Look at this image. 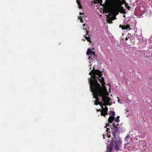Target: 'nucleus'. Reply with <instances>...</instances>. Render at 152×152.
<instances>
[{
  "label": "nucleus",
  "instance_id": "6ab92c4d",
  "mask_svg": "<svg viewBox=\"0 0 152 152\" xmlns=\"http://www.w3.org/2000/svg\"><path fill=\"white\" fill-rule=\"evenodd\" d=\"M89 31H86V36H89V34H88V33H89Z\"/></svg>",
  "mask_w": 152,
  "mask_h": 152
},
{
  "label": "nucleus",
  "instance_id": "7ed1b4c3",
  "mask_svg": "<svg viewBox=\"0 0 152 152\" xmlns=\"http://www.w3.org/2000/svg\"><path fill=\"white\" fill-rule=\"evenodd\" d=\"M118 7L116 5L114 4L112 7V9L111 7L107 6L105 7L103 9V12L105 13H112V11L113 10L114 12H118Z\"/></svg>",
  "mask_w": 152,
  "mask_h": 152
},
{
  "label": "nucleus",
  "instance_id": "c85d7f7f",
  "mask_svg": "<svg viewBox=\"0 0 152 152\" xmlns=\"http://www.w3.org/2000/svg\"><path fill=\"white\" fill-rule=\"evenodd\" d=\"M85 25H85V24H83V26H85Z\"/></svg>",
  "mask_w": 152,
  "mask_h": 152
},
{
  "label": "nucleus",
  "instance_id": "c756f323",
  "mask_svg": "<svg viewBox=\"0 0 152 152\" xmlns=\"http://www.w3.org/2000/svg\"><path fill=\"white\" fill-rule=\"evenodd\" d=\"M130 34H130L129 33V34H128V35H130Z\"/></svg>",
  "mask_w": 152,
  "mask_h": 152
},
{
  "label": "nucleus",
  "instance_id": "aec40b11",
  "mask_svg": "<svg viewBox=\"0 0 152 152\" xmlns=\"http://www.w3.org/2000/svg\"><path fill=\"white\" fill-rule=\"evenodd\" d=\"M110 129H109V128H107V130H106V131L107 132H109L110 133V132L109 131V130H110Z\"/></svg>",
  "mask_w": 152,
  "mask_h": 152
},
{
  "label": "nucleus",
  "instance_id": "f257e3e1",
  "mask_svg": "<svg viewBox=\"0 0 152 152\" xmlns=\"http://www.w3.org/2000/svg\"><path fill=\"white\" fill-rule=\"evenodd\" d=\"M91 77L88 79L90 88L93 93L94 97L96 100L94 104L96 105L99 104L102 105L107 106L109 105L110 98L107 96L109 94L106 90L103 88L97 80L101 83L102 85H105L104 78L102 77V72L97 69H94V67L93 69L89 73Z\"/></svg>",
  "mask_w": 152,
  "mask_h": 152
},
{
  "label": "nucleus",
  "instance_id": "1a4fd4ad",
  "mask_svg": "<svg viewBox=\"0 0 152 152\" xmlns=\"http://www.w3.org/2000/svg\"><path fill=\"white\" fill-rule=\"evenodd\" d=\"M130 135L129 134H127L125 138L124 139V140L126 142L128 141V140H129Z\"/></svg>",
  "mask_w": 152,
  "mask_h": 152
},
{
  "label": "nucleus",
  "instance_id": "412c9836",
  "mask_svg": "<svg viewBox=\"0 0 152 152\" xmlns=\"http://www.w3.org/2000/svg\"><path fill=\"white\" fill-rule=\"evenodd\" d=\"M91 56H89L88 59H90L91 60V61H92V60L93 59V58H91Z\"/></svg>",
  "mask_w": 152,
  "mask_h": 152
},
{
  "label": "nucleus",
  "instance_id": "0eeeda50",
  "mask_svg": "<svg viewBox=\"0 0 152 152\" xmlns=\"http://www.w3.org/2000/svg\"><path fill=\"white\" fill-rule=\"evenodd\" d=\"M107 16V21L109 23H112V18H110V16H112V13H109L108 15H106Z\"/></svg>",
  "mask_w": 152,
  "mask_h": 152
},
{
  "label": "nucleus",
  "instance_id": "473e14b6",
  "mask_svg": "<svg viewBox=\"0 0 152 152\" xmlns=\"http://www.w3.org/2000/svg\"><path fill=\"white\" fill-rule=\"evenodd\" d=\"M84 29L85 30H86V29L85 28H84Z\"/></svg>",
  "mask_w": 152,
  "mask_h": 152
},
{
  "label": "nucleus",
  "instance_id": "7c9ffc66",
  "mask_svg": "<svg viewBox=\"0 0 152 152\" xmlns=\"http://www.w3.org/2000/svg\"><path fill=\"white\" fill-rule=\"evenodd\" d=\"M130 34H130L129 33V34H128V35H130Z\"/></svg>",
  "mask_w": 152,
  "mask_h": 152
},
{
  "label": "nucleus",
  "instance_id": "39448f33",
  "mask_svg": "<svg viewBox=\"0 0 152 152\" xmlns=\"http://www.w3.org/2000/svg\"><path fill=\"white\" fill-rule=\"evenodd\" d=\"M103 105H102V106H101L102 108L101 115L102 116L105 117L106 116V115H107L108 114L107 111L108 109L107 107H105V108H104Z\"/></svg>",
  "mask_w": 152,
  "mask_h": 152
},
{
  "label": "nucleus",
  "instance_id": "ddd939ff",
  "mask_svg": "<svg viewBox=\"0 0 152 152\" xmlns=\"http://www.w3.org/2000/svg\"><path fill=\"white\" fill-rule=\"evenodd\" d=\"M96 1H94V3H96L97 1V3H99L101 4V5H102V0H96Z\"/></svg>",
  "mask_w": 152,
  "mask_h": 152
},
{
  "label": "nucleus",
  "instance_id": "a878e982",
  "mask_svg": "<svg viewBox=\"0 0 152 152\" xmlns=\"http://www.w3.org/2000/svg\"><path fill=\"white\" fill-rule=\"evenodd\" d=\"M79 14H80V15H83V13H82L80 12V13H79Z\"/></svg>",
  "mask_w": 152,
  "mask_h": 152
},
{
  "label": "nucleus",
  "instance_id": "cd10ccee",
  "mask_svg": "<svg viewBox=\"0 0 152 152\" xmlns=\"http://www.w3.org/2000/svg\"><path fill=\"white\" fill-rule=\"evenodd\" d=\"M129 8H130V7H129V6H128V9L129 10Z\"/></svg>",
  "mask_w": 152,
  "mask_h": 152
},
{
  "label": "nucleus",
  "instance_id": "72a5a7b5",
  "mask_svg": "<svg viewBox=\"0 0 152 152\" xmlns=\"http://www.w3.org/2000/svg\"><path fill=\"white\" fill-rule=\"evenodd\" d=\"M93 58H95V57L94 56Z\"/></svg>",
  "mask_w": 152,
  "mask_h": 152
},
{
  "label": "nucleus",
  "instance_id": "2eb2a0df",
  "mask_svg": "<svg viewBox=\"0 0 152 152\" xmlns=\"http://www.w3.org/2000/svg\"><path fill=\"white\" fill-rule=\"evenodd\" d=\"M109 115H111V116H114L115 114V113L113 111H110L109 112Z\"/></svg>",
  "mask_w": 152,
  "mask_h": 152
},
{
  "label": "nucleus",
  "instance_id": "9b49d317",
  "mask_svg": "<svg viewBox=\"0 0 152 152\" xmlns=\"http://www.w3.org/2000/svg\"><path fill=\"white\" fill-rule=\"evenodd\" d=\"M92 51H93L92 50H91L90 48H88L86 52V53L87 55H90Z\"/></svg>",
  "mask_w": 152,
  "mask_h": 152
},
{
  "label": "nucleus",
  "instance_id": "dca6fc26",
  "mask_svg": "<svg viewBox=\"0 0 152 152\" xmlns=\"http://www.w3.org/2000/svg\"><path fill=\"white\" fill-rule=\"evenodd\" d=\"M82 17V16H80L79 17L78 19H80V22H81V23H83V20L82 19V18H81Z\"/></svg>",
  "mask_w": 152,
  "mask_h": 152
},
{
  "label": "nucleus",
  "instance_id": "423d86ee",
  "mask_svg": "<svg viewBox=\"0 0 152 152\" xmlns=\"http://www.w3.org/2000/svg\"><path fill=\"white\" fill-rule=\"evenodd\" d=\"M129 24H126V25H120L119 26L120 28H121L122 30H127L128 29L130 30H131V28Z\"/></svg>",
  "mask_w": 152,
  "mask_h": 152
},
{
  "label": "nucleus",
  "instance_id": "4468645a",
  "mask_svg": "<svg viewBox=\"0 0 152 152\" xmlns=\"http://www.w3.org/2000/svg\"><path fill=\"white\" fill-rule=\"evenodd\" d=\"M119 117H120L119 116H117L116 118L114 119V121L116 122L117 123L119 122L120 121Z\"/></svg>",
  "mask_w": 152,
  "mask_h": 152
},
{
  "label": "nucleus",
  "instance_id": "f03ea898",
  "mask_svg": "<svg viewBox=\"0 0 152 152\" xmlns=\"http://www.w3.org/2000/svg\"><path fill=\"white\" fill-rule=\"evenodd\" d=\"M113 137V138L111 142H110L109 143L107 144L106 152H111L114 145V147L115 149L117 150H118L119 147L122 144V141L119 135Z\"/></svg>",
  "mask_w": 152,
  "mask_h": 152
},
{
  "label": "nucleus",
  "instance_id": "5701e85b",
  "mask_svg": "<svg viewBox=\"0 0 152 152\" xmlns=\"http://www.w3.org/2000/svg\"><path fill=\"white\" fill-rule=\"evenodd\" d=\"M107 137L109 138H110V134H107Z\"/></svg>",
  "mask_w": 152,
  "mask_h": 152
},
{
  "label": "nucleus",
  "instance_id": "6e6552de",
  "mask_svg": "<svg viewBox=\"0 0 152 152\" xmlns=\"http://www.w3.org/2000/svg\"><path fill=\"white\" fill-rule=\"evenodd\" d=\"M115 118L114 116H110L109 117L108 119L109 123H111L114 120Z\"/></svg>",
  "mask_w": 152,
  "mask_h": 152
},
{
  "label": "nucleus",
  "instance_id": "f3484780",
  "mask_svg": "<svg viewBox=\"0 0 152 152\" xmlns=\"http://www.w3.org/2000/svg\"><path fill=\"white\" fill-rule=\"evenodd\" d=\"M91 57H92V55H93V56H95V52L93 51H92L91 53Z\"/></svg>",
  "mask_w": 152,
  "mask_h": 152
},
{
  "label": "nucleus",
  "instance_id": "9d476101",
  "mask_svg": "<svg viewBox=\"0 0 152 152\" xmlns=\"http://www.w3.org/2000/svg\"><path fill=\"white\" fill-rule=\"evenodd\" d=\"M77 3L78 5L79 6V8L80 9H82V7L81 5L80 2V0H76Z\"/></svg>",
  "mask_w": 152,
  "mask_h": 152
},
{
  "label": "nucleus",
  "instance_id": "4be33fe9",
  "mask_svg": "<svg viewBox=\"0 0 152 152\" xmlns=\"http://www.w3.org/2000/svg\"><path fill=\"white\" fill-rule=\"evenodd\" d=\"M107 127H109V124H106V126L105 127V128Z\"/></svg>",
  "mask_w": 152,
  "mask_h": 152
},
{
  "label": "nucleus",
  "instance_id": "a211bd4d",
  "mask_svg": "<svg viewBox=\"0 0 152 152\" xmlns=\"http://www.w3.org/2000/svg\"><path fill=\"white\" fill-rule=\"evenodd\" d=\"M111 16H110V18H112V21L113 20L115 19H116V17L115 16H112V17H111Z\"/></svg>",
  "mask_w": 152,
  "mask_h": 152
},
{
  "label": "nucleus",
  "instance_id": "bb28decb",
  "mask_svg": "<svg viewBox=\"0 0 152 152\" xmlns=\"http://www.w3.org/2000/svg\"><path fill=\"white\" fill-rule=\"evenodd\" d=\"M103 138L104 139L105 138V137H104V134H103Z\"/></svg>",
  "mask_w": 152,
  "mask_h": 152
},
{
  "label": "nucleus",
  "instance_id": "b1692460",
  "mask_svg": "<svg viewBox=\"0 0 152 152\" xmlns=\"http://www.w3.org/2000/svg\"><path fill=\"white\" fill-rule=\"evenodd\" d=\"M96 110H97V112L100 111L101 112V111H102V110H101L100 109H97Z\"/></svg>",
  "mask_w": 152,
  "mask_h": 152
},
{
  "label": "nucleus",
  "instance_id": "f8f14e48",
  "mask_svg": "<svg viewBox=\"0 0 152 152\" xmlns=\"http://www.w3.org/2000/svg\"><path fill=\"white\" fill-rule=\"evenodd\" d=\"M84 37H85V39L87 40V41L88 42H89L90 43H91V39L90 38L89 36H88V37L86 36H84Z\"/></svg>",
  "mask_w": 152,
  "mask_h": 152
},
{
  "label": "nucleus",
  "instance_id": "20e7f679",
  "mask_svg": "<svg viewBox=\"0 0 152 152\" xmlns=\"http://www.w3.org/2000/svg\"><path fill=\"white\" fill-rule=\"evenodd\" d=\"M113 126L112 129L113 136L119 135V129L117 127L119 124L115 123V122L113 123Z\"/></svg>",
  "mask_w": 152,
  "mask_h": 152
},
{
  "label": "nucleus",
  "instance_id": "2f4dec72",
  "mask_svg": "<svg viewBox=\"0 0 152 152\" xmlns=\"http://www.w3.org/2000/svg\"><path fill=\"white\" fill-rule=\"evenodd\" d=\"M91 69V67L90 68V69Z\"/></svg>",
  "mask_w": 152,
  "mask_h": 152
},
{
  "label": "nucleus",
  "instance_id": "393cba45",
  "mask_svg": "<svg viewBox=\"0 0 152 152\" xmlns=\"http://www.w3.org/2000/svg\"><path fill=\"white\" fill-rule=\"evenodd\" d=\"M129 38V37H126V38H125V40L126 41H127L128 39V38Z\"/></svg>",
  "mask_w": 152,
  "mask_h": 152
}]
</instances>
